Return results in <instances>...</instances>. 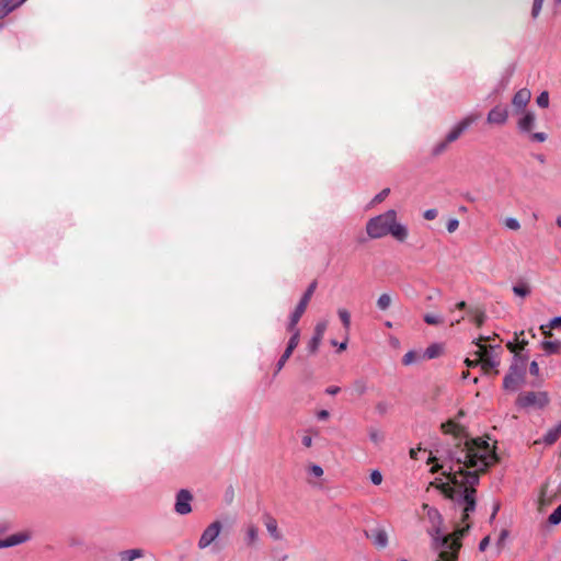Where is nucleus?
<instances>
[{"label":"nucleus","mask_w":561,"mask_h":561,"mask_svg":"<svg viewBox=\"0 0 561 561\" xmlns=\"http://www.w3.org/2000/svg\"><path fill=\"white\" fill-rule=\"evenodd\" d=\"M458 227H459V220L456 218H451L448 220L446 228L449 233H453L458 229Z\"/></svg>","instance_id":"obj_44"},{"label":"nucleus","mask_w":561,"mask_h":561,"mask_svg":"<svg viewBox=\"0 0 561 561\" xmlns=\"http://www.w3.org/2000/svg\"><path fill=\"white\" fill-rule=\"evenodd\" d=\"M337 313H339V317H340L344 328L346 330H348L350 327H351V314H350V312L346 309H339Z\"/></svg>","instance_id":"obj_35"},{"label":"nucleus","mask_w":561,"mask_h":561,"mask_svg":"<svg viewBox=\"0 0 561 561\" xmlns=\"http://www.w3.org/2000/svg\"><path fill=\"white\" fill-rule=\"evenodd\" d=\"M536 115L533 112H524L523 116L518 119L517 126L522 133H529L535 127Z\"/></svg>","instance_id":"obj_19"},{"label":"nucleus","mask_w":561,"mask_h":561,"mask_svg":"<svg viewBox=\"0 0 561 561\" xmlns=\"http://www.w3.org/2000/svg\"><path fill=\"white\" fill-rule=\"evenodd\" d=\"M530 139L537 142H543L547 140V134L545 133H534L530 135Z\"/></svg>","instance_id":"obj_45"},{"label":"nucleus","mask_w":561,"mask_h":561,"mask_svg":"<svg viewBox=\"0 0 561 561\" xmlns=\"http://www.w3.org/2000/svg\"><path fill=\"white\" fill-rule=\"evenodd\" d=\"M329 416H330V413H329V411H327V410H321V411H319V412L317 413V417H318L319 420H327Z\"/></svg>","instance_id":"obj_51"},{"label":"nucleus","mask_w":561,"mask_h":561,"mask_svg":"<svg viewBox=\"0 0 561 561\" xmlns=\"http://www.w3.org/2000/svg\"><path fill=\"white\" fill-rule=\"evenodd\" d=\"M370 481L375 485H379L382 482V474H381V472L379 470L371 471V473H370Z\"/></svg>","instance_id":"obj_43"},{"label":"nucleus","mask_w":561,"mask_h":561,"mask_svg":"<svg viewBox=\"0 0 561 561\" xmlns=\"http://www.w3.org/2000/svg\"><path fill=\"white\" fill-rule=\"evenodd\" d=\"M560 435H561V421L556 426H553L552 428H550L547 432L543 440L546 444L550 445V444H553L559 438Z\"/></svg>","instance_id":"obj_26"},{"label":"nucleus","mask_w":561,"mask_h":561,"mask_svg":"<svg viewBox=\"0 0 561 561\" xmlns=\"http://www.w3.org/2000/svg\"><path fill=\"white\" fill-rule=\"evenodd\" d=\"M490 337L489 336H480L477 341H474L473 343L477 345V343H480V344H483L482 342H485L488 341Z\"/></svg>","instance_id":"obj_56"},{"label":"nucleus","mask_w":561,"mask_h":561,"mask_svg":"<svg viewBox=\"0 0 561 561\" xmlns=\"http://www.w3.org/2000/svg\"><path fill=\"white\" fill-rule=\"evenodd\" d=\"M264 525H265V528L272 539H274V540L283 539V534L280 533V530L278 528L277 520L273 516L266 515L264 517Z\"/></svg>","instance_id":"obj_20"},{"label":"nucleus","mask_w":561,"mask_h":561,"mask_svg":"<svg viewBox=\"0 0 561 561\" xmlns=\"http://www.w3.org/2000/svg\"><path fill=\"white\" fill-rule=\"evenodd\" d=\"M477 347L478 350L474 352V355L478 357V362H480L481 368L484 371H489L499 366L500 360L497 355L493 352L494 347L490 346L488 348L484 344L480 343H477Z\"/></svg>","instance_id":"obj_8"},{"label":"nucleus","mask_w":561,"mask_h":561,"mask_svg":"<svg viewBox=\"0 0 561 561\" xmlns=\"http://www.w3.org/2000/svg\"><path fill=\"white\" fill-rule=\"evenodd\" d=\"M508 119V110L504 105H496L490 110L486 122L492 125H504Z\"/></svg>","instance_id":"obj_15"},{"label":"nucleus","mask_w":561,"mask_h":561,"mask_svg":"<svg viewBox=\"0 0 561 561\" xmlns=\"http://www.w3.org/2000/svg\"><path fill=\"white\" fill-rule=\"evenodd\" d=\"M517 403L522 408H543L548 403V394L543 391L520 393Z\"/></svg>","instance_id":"obj_10"},{"label":"nucleus","mask_w":561,"mask_h":561,"mask_svg":"<svg viewBox=\"0 0 561 561\" xmlns=\"http://www.w3.org/2000/svg\"><path fill=\"white\" fill-rule=\"evenodd\" d=\"M529 371L534 376H539V365L537 362H531L529 365Z\"/></svg>","instance_id":"obj_48"},{"label":"nucleus","mask_w":561,"mask_h":561,"mask_svg":"<svg viewBox=\"0 0 561 561\" xmlns=\"http://www.w3.org/2000/svg\"><path fill=\"white\" fill-rule=\"evenodd\" d=\"M301 443L305 447L310 448L312 446V437L310 435H305Z\"/></svg>","instance_id":"obj_49"},{"label":"nucleus","mask_w":561,"mask_h":561,"mask_svg":"<svg viewBox=\"0 0 561 561\" xmlns=\"http://www.w3.org/2000/svg\"><path fill=\"white\" fill-rule=\"evenodd\" d=\"M508 348L512 351V352H515V347L513 346V344H508Z\"/></svg>","instance_id":"obj_62"},{"label":"nucleus","mask_w":561,"mask_h":561,"mask_svg":"<svg viewBox=\"0 0 561 561\" xmlns=\"http://www.w3.org/2000/svg\"><path fill=\"white\" fill-rule=\"evenodd\" d=\"M423 319L430 325H438L444 322V318L440 314L435 313H426Z\"/></svg>","instance_id":"obj_33"},{"label":"nucleus","mask_w":561,"mask_h":561,"mask_svg":"<svg viewBox=\"0 0 561 561\" xmlns=\"http://www.w3.org/2000/svg\"><path fill=\"white\" fill-rule=\"evenodd\" d=\"M368 537L373 540V543L378 548H386L388 546V534L383 528H375L370 531Z\"/></svg>","instance_id":"obj_21"},{"label":"nucleus","mask_w":561,"mask_h":561,"mask_svg":"<svg viewBox=\"0 0 561 561\" xmlns=\"http://www.w3.org/2000/svg\"><path fill=\"white\" fill-rule=\"evenodd\" d=\"M470 313L472 314L473 322L478 327H481L485 320V313L483 311H481L480 309L470 310Z\"/></svg>","instance_id":"obj_34"},{"label":"nucleus","mask_w":561,"mask_h":561,"mask_svg":"<svg viewBox=\"0 0 561 561\" xmlns=\"http://www.w3.org/2000/svg\"><path fill=\"white\" fill-rule=\"evenodd\" d=\"M32 538L30 530H23L8 536L5 539L0 540V549L10 548L22 545Z\"/></svg>","instance_id":"obj_16"},{"label":"nucleus","mask_w":561,"mask_h":561,"mask_svg":"<svg viewBox=\"0 0 561 561\" xmlns=\"http://www.w3.org/2000/svg\"><path fill=\"white\" fill-rule=\"evenodd\" d=\"M538 160H539L540 162H543V161H545V158H543L542 156H539V157H538Z\"/></svg>","instance_id":"obj_64"},{"label":"nucleus","mask_w":561,"mask_h":561,"mask_svg":"<svg viewBox=\"0 0 561 561\" xmlns=\"http://www.w3.org/2000/svg\"><path fill=\"white\" fill-rule=\"evenodd\" d=\"M438 552V561H457L460 540L443 538L440 543L434 545Z\"/></svg>","instance_id":"obj_9"},{"label":"nucleus","mask_w":561,"mask_h":561,"mask_svg":"<svg viewBox=\"0 0 561 561\" xmlns=\"http://www.w3.org/2000/svg\"><path fill=\"white\" fill-rule=\"evenodd\" d=\"M222 523L218 519L213 520L209 525H207L197 541L198 549L205 550L215 543L222 531Z\"/></svg>","instance_id":"obj_7"},{"label":"nucleus","mask_w":561,"mask_h":561,"mask_svg":"<svg viewBox=\"0 0 561 561\" xmlns=\"http://www.w3.org/2000/svg\"><path fill=\"white\" fill-rule=\"evenodd\" d=\"M317 288V282H312L306 293L304 294V296L301 297L299 304L297 305L295 311L291 313L290 316V319H289V322H288V325H287V330H299L297 328V323L299 322L301 316L304 314V312L306 311V308L314 293Z\"/></svg>","instance_id":"obj_6"},{"label":"nucleus","mask_w":561,"mask_h":561,"mask_svg":"<svg viewBox=\"0 0 561 561\" xmlns=\"http://www.w3.org/2000/svg\"><path fill=\"white\" fill-rule=\"evenodd\" d=\"M530 98L531 92L529 89L523 88L518 90L512 99V104L515 107L516 112L523 111L529 103Z\"/></svg>","instance_id":"obj_18"},{"label":"nucleus","mask_w":561,"mask_h":561,"mask_svg":"<svg viewBox=\"0 0 561 561\" xmlns=\"http://www.w3.org/2000/svg\"><path fill=\"white\" fill-rule=\"evenodd\" d=\"M367 382L363 378L356 379L352 383V390L357 397H362L363 394H365L367 392Z\"/></svg>","instance_id":"obj_29"},{"label":"nucleus","mask_w":561,"mask_h":561,"mask_svg":"<svg viewBox=\"0 0 561 561\" xmlns=\"http://www.w3.org/2000/svg\"><path fill=\"white\" fill-rule=\"evenodd\" d=\"M478 118L477 115H473V114H470L468 116H466L465 118H462L461 121H459L450 130L449 133L446 135V140L447 142L451 144L454 141H456L460 136L461 134L469 128V126L476 122V119Z\"/></svg>","instance_id":"obj_12"},{"label":"nucleus","mask_w":561,"mask_h":561,"mask_svg":"<svg viewBox=\"0 0 561 561\" xmlns=\"http://www.w3.org/2000/svg\"><path fill=\"white\" fill-rule=\"evenodd\" d=\"M288 332L291 333V336H290V339L288 341V344H287V347H286L285 352L283 353V355L280 356V358L278 359V362L276 364V373H278V371H280L283 369V367L285 366L286 362L291 356L294 350L299 344L300 331L299 330H288Z\"/></svg>","instance_id":"obj_13"},{"label":"nucleus","mask_w":561,"mask_h":561,"mask_svg":"<svg viewBox=\"0 0 561 561\" xmlns=\"http://www.w3.org/2000/svg\"><path fill=\"white\" fill-rule=\"evenodd\" d=\"M367 432H368V437L373 444L380 445L383 442L385 434L379 428H377L375 426H370V427H368Z\"/></svg>","instance_id":"obj_25"},{"label":"nucleus","mask_w":561,"mask_h":561,"mask_svg":"<svg viewBox=\"0 0 561 561\" xmlns=\"http://www.w3.org/2000/svg\"><path fill=\"white\" fill-rule=\"evenodd\" d=\"M142 549H129L119 552V558L122 561H134L136 559L144 557Z\"/></svg>","instance_id":"obj_24"},{"label":"nucleus","mask_w":561,"mask_h":561,"mask_svg":"<svg viewBox=\"0 0 561 561\" xmlns=\"http://www.w3.org/2000/svg\"><path fill=\"white\" fill-rule=\"evenodd\" d=\"M549 328V329H557V328H561V316L560 317H556L553 319L550 320L549 324L546 327V325H541V330L545 334H547V331L546 329Z\"/></svg>","instance_id":"obj_39"},{"label":"nucleus","mask_w":561,"mask_h":561,"mask_svg":"<svg viewBox=\"0 0 561 561\" xmlns=\"http://www.w3.org/2000/svg\"><path fill=\"white\" fill-rule=\"evenodd\" d=\"M25 1L22 0H0V19L5 18Z\"/></svg>","instance_id":"obj_22"},{"label":"nucleus","mask_w":561,"mask_h":561,"mask_svg":"<svg viewBox=\"0 0 561 561\" xmlns=\"http://www.w3.org/2000/svg\"><path fill=\"white\" fill-rule=\"evenodd\" d=\"M242 543L247 549H257L261 542L260 528L253 522L242 526Z\"/></svg>","instance_id":"obj_11"},{"label":"nucleus","mask_w":561,"mask_h":561,"mask_svg":"<svg viewBox=\"0 0 561 561\" xmlns=\"http://www.w3.org/2000/svg\"><path fill=\"white\" fill-rule=\"evenodd\" d=\"M442 463L431 469V472L442 471L447 478L446 482H432L442 493L449 497L456 512L460 513L461 523H466L476 511L477 490L480 473L484 472L496 461L494 447L488 442L465 440L454 449L446 453Z\"/></svg>","instance_id":"obj_1"},{"label":"nucleus","mask_w":561,"mask_h":561,"mask_svg":"<svg viewBox=\"0 0 561 561\" xmlns=\"http://www.w3.org/2000/svg\"><path fill=\"white\" fill-rule=\"evenodd\" d=\"M465 363H466V365H467L468 367H474V366L480 365V362H478V357H477L476 359H473V360H472V359H470V358H467V359L465 360Z\"/></svg>","instance_id":"obj_53"},{"label":"nucleus","mask_w":561,"mask_h":561,"mask_svg":"<svg viewBox=\"0 0 561 561\" xmlns=\"http://www.w3.org/2000/svg\"><path fill=\"white\" fill-rule=\"evenodd\" d=\"M526 371V358L515 355L508 374L505 376L503 386L506 390L515 391L519 383L524 380Z\"/></svg>","instance_id":"obj_5"},{"label":"nucleus","mask_w":561,"mask_h":561,"mask_svg":"<svg viewBox=\"0 0 561 561\" xmlns=\"http://www.w3.org/2000/svg\"><path fill=\"white\" fill-rule=\"evenodd\" d=\"M391 403L386 400H380L375 404V411L380 416L386 415L391 410Z\"/></svg>","instance_id":"obj_30"},{"label":"nucleus","mask_w":561,"mask_h":561,"mask_svg":"<svg viewBox=\"0 0 561 561\" xmlns=\"http://www.w3.org/2000/svg\"><path fill=\"white\" fill-rule=\"evenodd\" d=\"M366 232L371 239H381L390 234L399 242H404L409 236V229L398 220L394 209L370 218L366 224Z\"/></svg>","instance_id":"obj_2"},{"label":"nucleus","mask_w":561,"mask_h":561,"mask_svg":"<svg viewBox=\"0 0 561 561\" xmlns=\"http://www.w3.org/2000/svg\"><path fill=\"white\" fill-rule=\"evenodd\" d=\"M462 318L460 319H456L455 321L451 322V325H454L455 323H459L461 321Z\"/></svg>","instance_id":"obj_63"},{"label":"nucleus","mask_w":561,"mask_h":561,"mask_svg":"<svg viewBox=\"0 0 561 561\" xmlns=\"http://www.w3.org/2000/svg\"><path fill=\"white\" fill-rule=\"evenodd\" d=\"M499 510H500V505H499V504H496V505L494 506V508H493V512H492V515H491V518H490L491 520H493V519L495 518V515H496V513H497V511H499Z\"/></svg>","instance_id":"obj_55"},{"label":"nucleus","mask_w":561,"mask_h":561,"mask_svg":"<svg viewBox=\"0 0 561 561\" xmlns=\"http://www.w3.org/2000/svg\"><path fill=\"white\" fill-rule=\"evenodd\" d=\"M536 102L539 107L547 108L549 106V93L547 91L541 92Z\"/></svg>","instance_id":"obj_38"},{"label":"nucleus","mask_w":561,"mask_h":561,"mask_svg":"<svg viewBox=\"0 0 561 561\" xmlns=\"http://www.w3.org/2000/svg\"><path fill=\"white\" fill-rule=\"evenodd\" d=\"M340 391V387H336V386H331L329 388H327L325 392L330 396H334L336 394L337 392Z\"/></svg>","instance_id":"obj_52"},{"label":"nucleus","mask_w":561,"mask_h":561,"mask_svg":"<svg viewBox=\"0 0 561 561\" xmlns=\"http://www.w3.org/2000/svg\"><path fill=\"white\" fill-rule=\"evenodd\" d=\"M392 299L389 294H381L377 299L378 309L385 311L391 306Z\"/></svg>","instance_id":"obj_31"},{"label":"nucleus","mask_w":561,"mask_h":561,"mask_svg":"<svg viewBox=\"0 0 561 561\" xmlns=\"http://www.w3.org/2000/svg\"><path fill=\"white\" fill-rule=\"evenodd\" d=\"M390 194V188H383L380 191L373 199L374 204L381 203L386 199V197Z\"/></svg>","instance_id":"obj_41"},{"label":"nucleus","mask_w":561,"mask_h":561,"mask_svg":"<svg viewBox=\"0 0 561 561\" xmlns=\"http://www.w3.org/2000/svg\"><path fill=\"white\" fill-rule=\"evenodd\" d=\"M549 524L559 525L561 523V504L550 514Z\"/></svg>","instance_id":"obj_36"},{"label":"nucleus","mask_w":561,"mask_h":561,"mask_svg":"<svg viewBox=\"0 0 561 561\" xmlns=\"http://www.w3.org/2000/svg\"><path fill=\"white\" fill-rule=\"evenodd\" d=\"M449 142L446 139L435 145L433 148V154L439 156L442 154L448 147Z\"/></svg>","instance_id":"obj_40"},{"label":"nucleus","mask_w":561,"mask_h":561,"mask_svg":"<svg viewBox=\"0 0 561 561\" xmlns=\"http://www.w3.org/2000/svg\"><path fill=\"white\" fill-rule=\"evenodd\" d=\"M423 216L426 220H433L437 217V210L434 208L427 209L424 211Z\"/></svg>","instance_id":"obj_46"},{"label":"nucleus","mask_w":561,"mask_h":561,"mask_svg":"<svg viewBox=\"0 0 561 561\" xmlns=\"http://www.w3.org/2000/svg\"><path fill=\"white\" fill-rule=\"evenodd\" d=\"M419 450H420V448H419V449H413V448H412V449L410 450V457H411L412 459H416V458H417V453H419Z\"/></svg>","instance_id":"obj_54"},{"label":"nucleus","mask_w":561,"mask_h":561,"mask_svg":"<svg viewBox=\"0 0 561 561\" xmlns=\"http://www.w3.org/2000/svg\"><path fill=\"white\" fill-rule=\"evenodd\" d=\"M512 289L516 296L522 298L527 297L531 293L529 285L525 282L517 283L516 285L513 286Z\"/></svg>","instance_id":"obj_28"},{"label":"nucleus","mask_w":561,"mask_h":561,"mask_svg":"<svg viewBox=\"0 0 561 561\" xmlns=\"http://www.w3.org/2000/svg\"><path fill=\"white\" fill-rule=\"evenodd\" d=\"M327 328H328V321H325V320L317 323V325L314 328V334L309 342V351L311 353H316L318 351Z\"/></svg>","instance_id":"obj_17"},{"label":"nucleus","mask_w":561,"mask_h":561,"mask_svg":"<svg viewBox=\"0 0 561 561\" xmlns=\"http://www.w3.org/2000/svg\"><path fill=\"white\" fill-rule=\"evenodd\" d=\"M507 534H508L507 530H502L500 540H504L506 538Z\"/></svg>","instance_id":"obj_59"},{"label":"nucleus","mask_w":561,"mask_h":561,"mask_svg":"<svg viewBox=\"0 0 561 561\" xmlns=\"http://www.w3.org/2000/svg\"><path fill=\"white\" fill-rule=\"evenodd\" d=\"M541 346L547 353H550V354L557 353L559 351V348L561 347V342L560 341H543L541 343Z\"/></svg>","instance_id":"obj_32"},{"label":"nucleus","mask_w":561,"mask_h":561,"mask_svg":"<svg viewBox=\"0 0 561 561\" xmlns=\"http://www.w3.org/2000/svg\"><path fill=\"white\" fill-rule=\"evenodd\" d=\"M456 307L460 310L465 309L467 307V304L465 301H460L456 305Z\"/></svg>","instance_id":"obj_57"},{"label":"nucleus","mask_w":561,"mask_h":561,"mask_svg":"<svg viewBox=\"0 0 561 561\" xmlns=\"http://www.w3.org/2000/svg\"><path fill=\"white\" fill-rule=\"evenodd\" d=\"M423 359L422 352H415V351H409L404 356L402 357L403 365H412L416 362H420Z\"/></svg>","instance_id":"obj_27"},{"label":"nucleus","mask_w":561,"mask_h":561,"mask_svg":"<svg viewBox=\"0 0 561 561\" xmlns=\"http://www.w3.org/2000/svg\"><path fill=\"white\" fill-rule=\"evenodd\" d=\"M542 4H543V0H534L533 9H531V15L534 19H536L539 15Z\"/></svg>","instance_id":"obj_42"},{"label":"nucleus","mask_w":561,"mask_h":561,"mask_svg":"<svg viewBox=\"0 0 561 561\" xmlns=\"http://www.w3.org/2000/svg\"><path fill=\"white\" fill-rule=\"evenodd\" d=\"M525 345H526V341H522L520 345H519V348L523 350L525 347Z\"/></svg>","instance_id":"obj_61"},{"label":"nucleus","mask_w":561,"mask_h":561,"mask_svg":"<svg viewBox=\"0 0 561 561\" xmlns=\"http://www.w3.org/2000/svg\"><path fill=\"white\" fill-rule=\"evenodd\" d=\"M442 430L444 433L446 434H451L454 435V440L455 443L453 444V446L446 450H443L440 453V450H437V454H439V456H432L428 458V462H433L435 463L432 469L438 465L442 463V457L446 455L447 451L454 449L455 447H457L458 445H465V440H469V442H484L483 439H480V438H476V439H471L468 437V435L465 433L463 431V427H461L460 425H458L457 423H455L454 421H448L446 423H443L442 424Z\"/></svg>","instance_id":"obj_4"},{"label":"nucleus","mask_w":561,"mask_h":561,"mask_svg":"<svg viewBox=\"0 0 561 561\" xmlns=\"http://www.w3.org/2000/svg\"><path fill=\"white\" fill-rule=\"evenodd\" d=\"M422 510L425 513L428 523L431 524V527L428 528V534L432 537L434 545L440 543L443 538H448L450 540H460L470 528V525L466 523V525L462 527L458 526L453 534L445 535L442 529L443 517L440 513L435 507H432L428 504H423Z\"/></svg>","instance_id":"obj_3"},{"label":"nucleus","mask_w":561,"mask_h":561,"mask_svg":"<svg viewBox=\"0 0 561 561\" xmlns=\"http://www.w3.org/2000/svg\"><path fill=\"white\" fill-rule=\"evenodd\" d=\"M556 222L561 228V215L557 217Z\"/></svg>","instance_id":"obj_60"},{"label":"nucleus","mask_w":561,"mask_h":561,"mask_svg":"<svg viewBox=\"0 0 561 561\" xmlns=\"http://www.w3.org/2000/svg\"><path fill=\"white\" fill-rule=\"evenodd\" d=\"M310 472L314 476V477H321L323 474V469L319 466V465H312L310 467Z\"/></svg>","instance_id":"obj_47"},{"label":"nucleus","mask_w":561,"mask_h":561,"mask_svg":"<svg viewBox=\"0 0 561 561\" xmlns=\"http://www.w3.org/2000/svg\"><path fill=\"white\" fill-rule=\"evenodd\" d=\"M193 496L190 491L182 489L176 494L174 510L180 515H187L192 512L191 502Z\"/></svg>","instance_id":"obj_14"},{"label":"nucleus","mask_w":561,"mask_h":561,"mask_svg":"<svg viewBox=\"0 0 561 561\" xmlns=\"http://www.w3.org/2000/svg\"><path fill=\"white\" fill-rule=\"evenodd\" d=\"M504 226L513 231H517L520 228L519 221L514 217H507L504 219Z\"/></svg>","instance_id":"obj_37"},{"label":"nucleus","mask_w":561,"mask_h":561,"mask_svg":"<svg viewBox=\"0 0 561 561\" xmlns=\"http://www.w3.org/2000/svg\"><path fill=\"white\" fill-rule=\"evenodd\" d=\"M443 350L444 348H443L442 344L433 343L424 352H422L423 359L437 358V357H439L443 354Z\"/></svg>","instance_id":"obj_23"},{"label":"nucleus","mask_w":561,"mask_h":561,"mask_svg":"<svg viewBox=\"0 0 561 561\" xmlns=\"http://www.w3.org/2000/svg\"><path fill=\"white\" fill-rule=\"evenodd\" d=\"M346 347H347L346 341L339 344V351H344V350H346Z\"/></svg>","instance_id":"obj_58"},{"label":"nucleus","mask_w":561,"mask_h":561,"mask_svg":"<svg viewBox=\"0 0 561 561\" xmlns=\"http://www.w3.org/2000/svg\"><path fill=\"white\" fill-rule=\"evenodd\" d=\"M489 542H490V537L489 536L484 537L479 543V550L484 551L486 549V547L489 546Z\"/></svg>","instance_id":"obj_50"}]
</instances>
